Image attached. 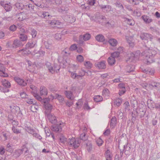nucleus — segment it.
Here are the masks:
<instances>
[{"instance_id": "1", "label": "nucleus", "mask_w": 160, "mask_h": 160, "mask_svg": "<svg viewBox=\"0 0 160 160\" xmlns=\"http://www.w3.org/2000/svg\"><path fill=\"white\" fill-rule=\"evenodd\" d=\"M157 53L156 51L152 49H148L145 50L141 54V56H144L147 60V64L155 61L154 57Z\"/></svg>"}, {"instance_id": "2", "label": "nucleus", "mask_w": 160, "mask_h": 160, "mask_svg": "<svg viewBox=\"0 0 160 160\" xmlns=\"http://www.w3.org/2000/svg\"><path fill=\"white\" fill-rule=\"evenodd\" d=\"M45 66L48 69V71L52 74H54L55 72H58L60 68L59 65L58 64L54 63V65H52L48 62H46Z\"/></svg>"}, {"instance_id": "3", "label": "nucleus", "mask_w": 160, "mask_h": 160, "mask_svg": "<svg viewBox=\"0 0 160 160\" xmlns=\"http://www.w3.org/2000/svg\"><path fill=\"white\" fill-rule=\"evenodd\" d=\"M68 146L72 148L76 149L78 148L80 145L78 139H76L74 138H69L67 142Z\"/></svg>"}, {"instance_id": "4", "label": "nucleus", "mask_w": 160, "mask_h": 160, "mask_svg": "<svg viewBox=\"0 0 160 160\" xmlns=\"http://www.w3.org/2000/svg\"><path fill=\"white\" fill-rule=\"evenodd\" d=\"M45 117L48 119L49 122L52 124H55L57 122L56 117L51 113L48 111H45Z\"/></svg>"}, {"instance_id": "5", "label": "nucleus", "mask_w": 160, "mask_h": 160, "mask_svg": "<svg viewBox=\"0 0 160 160\" xmlns=\"http://www.w3.org/2000/svg\"><path fill=\"white\" fill-rule=\"evenodd\" d=\"M64 125V124L62 122H59L58 124L52 126V130L56 132H61Z\"/></svg>"}, {"instance_id": "6", "label": "nucleus", "mask_w": 160, "mask_h": 160, "mask_svg": "<svg viewBox=\"0 0 160 160\" xmlns=\"http://www.w3.org/2000/svg\"><path fill=\"white\" fill-rule=\"evenodd\" d=\"M140 38L142 40H148L150 39L151 41H152L153 37L151 34L146 33H142L140 35Z\"/></svg>"}, {"instance_id": "7", "label": "nucleus", "mask_w": 160, "mask_h": 160, "mask_svg": "<svg viewBox=\"0 0 160 160\" xmlns=\"http://www.w3.org/2000/svg\"><path fill=\"white\" fill-rule=\"evenodd\" d=\"M14 79L18 84L21 86L25 87L27 85V82L26 81L24 80L23 79L21 78L18 77H16L14 78Z\"/></svg>"}, {"instance_id": "8", "label": "nucleus", "mask_w": 160, "mask_h": 160, "mask_svg": "<svg viewBox=\"0 0 160 160\" xmlns=\"http://www.w3.org/2000/svg\"><path fill=\"white\" fill-rule=\"evenodd\" d=\"M99 7L102 11L104 12L108 13L112 11V7L110 5L101 4L99 5Z\"/></svg>"}, {"instance_id": "9", "label": "nucleus", "mask_w": 160, "mask_h": 160, "mask_svg": "<svg viewBox=\"0 0 160 160\" xmlns=\"http://www.w3.org/2000/svg\"><path fill=\"white\" fill-rule=\"evenodd\" d=\"M134 35L132 36H126V39L130 47H133L135 45L134 40L133 39Z\"/></svg>"}, {"instance_id": "10", "label": "nucleus", "mask_w": 160, "mask_h": 160, "mask_svg": "<svg viewBox=\"0 0 160 160\" xmlns=\"http://www.w3.org/2000/svg\"><path fill=\"white\" fill-rule=\"evenodd\" d=\"M6 69L4 65L0 63V76L3 77L8 76V74L5 72Z\"/></svg>"}, {"instance_id": "11", "label": "nucleus", "mask_w": 160, "mask_h": 160, "mask_svg": "<svg viewBox=\"0 0 160 160\" xmlns=\"http://www.w3.org/2000/svg\"><path fill=\"white\" fill-rule=\"evenodd\" d=\"M23 45V44L21 41L16 39L13 41L12 46V48H16L18 47L22 46Z\"/></svg>"}, {"instance_id": "12", "label": "nucleus", "mask_w": 160, "mask_h": 160, "mask_svg": "<svg viewBox=\"0 0 160 160\" xmlns=\"http://www.w3.org/2000/svg\"><path fill=\"white\" fill-rule=\"evenodd\" d=\"M95 64V67L99 69H104L106 68L105 62L104 61L96 62Z\"/></svg>"}, {"instance_id": "13", "label": "nucleus", "mask_w": 160, "mask_h": 160, "mask_svg": "<svg viewBox=\"0 0 160 160\" xmlns=\"http://www.w3.org/2000/svg\"><path fill=\"white\" fill-rule=\"evenodd\" d=\"M24 149V148H22L21 149H18L15 150L13 155L14 157L16 158L19 157L22 153Z\"/></svg>"}, {"instance_id": "14", "label": "nucleus", "mask_w": 160, "mask_h": 160, "mask_svg": "<svg viewBox=\"0 0 160 160\" xmlns=\"http://www.w3.org/2000/svg\"><path fill=\"white\" fill-rule=\"evenodd\" d=\"M18 19L19 21H23L28 18L27 14L24 12H22L18 14Z\"/></svg>"}, {"instance_id": "15", "label": "nucleus", "mask_w": 160, "mask_h": 160, "mask_svg": "<svg viewBox=\"0 0 160 160\" xmlns=\"http://www.w3.org/2000/svg\"><path fill=\"white\" fill-rule=\"evenodd\" d=\"M104 155L106 160H112V154L111 152L108 149L105 152Z\"/></svg>"}, {"instance_id": "16", "label": "nucleus", "mask_w": 160, "mask_h": 160, "mask_svg": "<svg viewBox=\"0 0 160 160\" xmlns=\"http://www.w3.org/2000/svg\"><path fill=\"white\" fill-rule=\"evenodd\" d=\"M65 94L66 97L69 99L72 100L74 98V97L73 95V93L71 91H66L65 92Z\"/></svg>"}, {"instance_id": "17", "label": "nucleus", "mask_w": 160, "mask_h": 160, "mask_svg": "<svg viewBox=\"0 0 160 160\" xmlns=\"http://www.w3.org/2000/svg\"><path fill=\"white\" fill-rule=\"evenodd\" d=\"M40 93L41 95H47L48 94L47 88L44 86H41L40 88Z\"/></svg>"}, {"instance_id": "18", "label": "nucleus", "mask_w": 160, "mask_h": 160, "mask_svg": "<svg viewBox=\"0 0 160 160\" xmlns=\"http://www.w3.org/2000/svg\"><path fill=\"white\" fill-rule=\"evenodd\" d=\"M37 46L36 43L35 42H30L27 43L26 45V48L29 49L32 48Z\"/></svg>"}, {"instance_id": "19", "label": "nucleus", "mask_w": 160, "mask_h": 160, "mask_svg": "<svg viewBox=\"0 0 160 160\" xmlns=\"http://www.w3.org/2000/svg\"><path fill=\"white\" fill-rule=\"evenodd\" d=\"M86 149L87 150L88 152H91L92 151L93 148L92 144L91 141H88L86 143Z\"/></svg>"}, {"instance_id": "20", "label": "nucleus", "mask_w": 160, "mask_h": 160, "mask_svg": "<svg viewBox=\"0 0 160 160\" xmlns=\"http://www.w3.org/2000/svg\"><path fill=\"white\" fill-rule=\"evenodd\" d=\"M123 151H125V154L126 155H129L131 153V148L130 147L128 146L127 145L124 146Z\"/></svg>"}, {"instance_id": "21", "label": "nucleus", "mask_w": 160, "mask_h": 160, "mask_svg": "<svg viewBox=\"0 0 160 160\" xmlns=\"http://www.w3.org/2000/svg\"><path fill=\"white\" fill-rule=\"evenodd\" d=\"M66 17L68 21L70 23L73 22L75 21L76 18L72 15H67Z\"/></svg>"}, {"instance_id": "22", "label": "nucleus", "mask_w": 160, "mask_h": 160, "mask_svg": "<svg viewBox=\"0 0 160 160\" xmlns=\"http://www.w3.org/2000/svg\"><path fill=\"white\" fill-rule=\"evenodd\" d=\"M50 24L52 27H57V25H60L61 22L58 20H53L49 22Z\"/></svg>"}, {"instance_id": "23", "label": "nucleus", "mask_w": 160, "mask_h": 160, "mask_svg": "<svg viewBox=\"0 0 160 160\" xmlns=\"http://www.w3.org/2000/svg\"><path fill=\"white\" fill-rule=\"evenodd\" d=\"M117 124V119L115 117H113L111 120L110 126L111 128H114Z\"/></svg>"}, {"instance_id": "24", "label": "nucleus", "mask_w": 160, "mask_h": 160, "mask_svg": "<svg viewBox=\"0 0 160 160\" xmlns=\"http://www.w3.org/2000/svg\"><path fill=\"white\" fill-rule=\"evenodd\" d=\"M108 42L110 45L112 47H115L118 44V41L115 39L111 38L108 41Z\"/></svg>"}, {"instance_id": "25", "label": "nucleus", "mask_w": 160, "mask_h": 160, "mask_svg": "<svg viewBox=\"0 0 160 160\" xmlns=\"http://www.w3.org/2000/svg\"><path fill=\"white\" fill-rule=\"evenodd\" d=\"M142 18L144 21L147 23H149L152 21V19L151 18H150L149 16L146 15H143L142 16Z\"/></svg>"}, {"instance_id": "26", "label": "nucleus", "mask_w": 160, "mask_h": 160, "mask_svg": "<svg viewBox=\"0 0 160 160\" xmlns=\"http://www.w3.org/2000/svg\"><path fill=\"white\" fill-rule=\"evenodd\" d=\"M95 38L97 41L100 42H103L105 40L104 37L102 34H100L97 35L95 37Z\"/></svg>"}, {"instance_id": "27", "label": "nucleus", "mask_w": 160, "mask_h": 160, "mask_svg": "<svg viewBox=\"0 0 160 160\" xmlns=\"http://www.w3.org/2000/svg\"><path fill=\"white\" fill-rule=\"evenodd\" d=\"M91 38V35L89 33H86L83 36L81 35L80 36V38L81 39L83 38L84 41H86L89 40Z\"/></svg>"}, {"instance_id": "28", "label": "nucleus", "mask_w": 160, "mask_h": 160, "mask_svg": "<svg viewBox=\"0 0 160 160\" xmlns=\"http://www.w3.org/2000/svg\"><path fill=\"white\" fill-rule=\"evenodd\" d=\"M125 21L126 22L128 25L131 26H133L135 24V22L132 19L125 18Z\"/></svg>"}, {"instance_id": "29", "label": "nucleus", "mask_w": 160, "mask_h": 160, "mask_svg": "<svg viewBox=\"0 0 160 160\" xmlns=\"http://www.w3.org/2000/svg\"><path fill=\"white\" fill-rule=\"evenodd\" d=\"M138 112L136 111H133L132 112V123H134L135 121L136 117L138 116Z\"/></svg>"}, {"instance_id": "30", "label": "nucleus", "mask_w": 160, "mask_h": 160, "mask_svg": "<svg viewBox=\"0 0 160 160\" xmlns=\"http://www.w3.org/2000/svg\"><path fill=\"white\" fill-rule=\"evenodd\" d=\"M115 59L110 56L109 57L108 59V62L109 65H114L115 63Z\"/></svg>"}, {"instance_id": "31", "label": "nucleus", "mask_w": 160, "mask_h": 160, "mask_svg": "<svg viewBox=\"0 0 160 160\" xmlns=\"http://www.w3.org/2000/svg\"><path fill=\"white\" fill-rule=\"evenodd\" d=\"M44 106L46 109L45 111H48V112L51 113V110L52 109V106L49 103L47 104H45Z\"/></svg>"}, {"instance_id": "32", "label": "nucleus", "mask_w": 160, "mask_h": 160, "mask_svg": "<svg viewBox=\"0 0 160 160\" xmlns=\"http://www.w3.org/2000/svg\"><path fill=\"white\" fill-rule=\"evenodd\" d=\"M13 145L12 144H10L9 143H8L7 144V147L6 148V149H5L7 151L12 152H13Z\"/></svg>"}, {"instance_id": "33", "label": "nucleus", "mask_w": 160, "mask_h": 160, "mask_svg": "<svg viewBox=\"0 0 160 160\" xmlns=\"http://www.w3.org/2000/svg\"><path fill=\"white\" fill-rule=\"evenodd\" d=\"M2 84L3 86L7 88H9L11 86L10 82L8 81L5 79L2 81Z\"/></svg>"}, {"instance_id": "34", "label": "nucleus", "mask_w": 160, "mask_h": 160, "mask_svg": "<svg viewBox=\"0 0 160 160\" xmlns=\"http://www.w3.org/2000/svg\"><path fill=\"white\" fill-rule=\"evenodd\" d=\"M4 8L6 12H9L11 10L12 8V7L11 6V5L10 4V3H9V4H5V6L4 7Z\"/></svg>"}, {"instance_id": "35", "label": "nucleus", "mask_w": 160, "mask_h": 160, "mask_svg": "<svg viewBox=\"0 0 160 160\" xmlns=\"http://www.w3.org/2000/svg\"><path fill=\"white\" fill-rule=\"evenodd\" d=\"M19 38L22 42L26 41L28 39L27 36L24 34H20L19 35Z\"/></svg>"}, {"instance_id": "36", "label": "nucleus", "mask_w": 160, "mask_h": 160, "mask_svg": "<svg viewBox=\"0 0 160 160\" xmlns=\"http://www.w3.org/2000/svg\"><path fill=\"white\" fill-rule=\"evenodd\" d=\"M36 51L35 50L33 52H32V55H35V54H39L40 55V56H43L45 54L44 52L41 51Z\"/></svg>"}, {"instance_id": "37", "label": "nucleus", "mask_w": 160, "mask_h": 160, "mask_svg": "<svg viewBox=\"0 0 160 160\" xmlns=\"http://www.w3.org/2000/svg\"><path fill=\"white\" fill-rule=\"evenodd\" d=\"M94 101L96 102H100L102 101V96L97 95L94 96Z\"/></svg>"}, {"instance_id": "38", "label": "nucleus", "mask_w": 160, "mask_h": 160, "mask_svg": "<svg viewBox=\"0 0 160 160\" xmlns=\"http://www.w3.org/2000/svg\"><path fill=\"white\" fill-rule=\"evenodd\" d=\"M50 15L49 14V13L47 12H43L42 13H41V15L40 16L42 18H45L46 19H47V18L49 17Z\"/></svg>"}, {"instance_id": "39", "label": "nucleus", "mask_w": 160, "mask_h": 160, "mask_svg": "<svg viewBox=\"0 0 160 160\" xmlns=\"http://www.w3.org/2000/svg\"><path fill=\"white\" fill-rule=\"evenodd\" d=\"M122 102V100L121 98H118L116 99L114 101V103L117 106H119L121 105Z\"/></svg>"}, {"instance_id": "40", "label": "nucleus", "mask_w": 160, "mask_h": 160, "mask_svg": "<svg viewBox=\"0 0 160 160\" xmlns=\"http://www.w3.org/2000/svg\"><path fill=\"white\" fill-rule=\"evenodd\" d=\"M31 34L32 36V38H34L36 37L37 34V31L33 28H31L30 29Z\"/></svg>"}, {"instance_id": "41", "label": "nucleus", "mask_w": 160, "mask_h": 160, "mask_svg": "<svg viewBox=\"0 0 160 160\" xmlns=\"http://www.w3.org/2000/svg\"><path fill=\"white\" fill-rule=\"evenodd\" d=\"M151 86L154 88L157 89L160 87L159 83L156 82H152L151 84Z\"/></svg>"}, {"instance_id": "42", "label": "nucleus", "mask_w": 160, "mask_h": 160, "mask_svg": "<svg viewBox=\"0 0 160 160\" xmlns=\"http://www.w3.org/2000/svg\"><path fill=\"white\" fill-rule=\"evenodd\" d=\"M80 138L83 141H86L88 139V137L85 133H82L80 134Z\"/></svg>"}, {"instance_id": "43", "label": "nucleus", "mask_w": 160, "mask_h": 160, "mask_svg": "<svg viewBox=\"0 0 160 160\" xmlns=\"http://www.w3.org/2000/svg\"><path fill=\"white\" fill-rule=\"evenodd\" d=\"M83 109L86 110H89L91 109V108L89 106L87 102H85L83 106Z\"/></svg>"}, {"instance_id": "44", "label": "nucleus", "mask_w": 160, "mask_h": 160, "mask_svg": "<svg viewBox=\"0 0 160 160\" xmlns=\"http://www.w3.org/2000/svg\"><path fill=\"white\" fill-rule=\"evenodd\" d=\"M55 99H57L60 102H62L64 100L63 97L61 95L58 94L55 95Z\"/></svg>"}, {"instance_id": "45", "label": "nucleus", "mask_w": 160, "mask_h": 160, "mask_svg": "<svg viewBox=\"0 0 160 160\" xmlns=\"http://www.w3.org/2000/svg\"><path fill=\"white\" fill-rule=\"evenodd\" d=\"M119 54L120 52H115L111 54V56L113 58L115 59L116 58L118 57Z\"/></svg>"}, {"instance_id": "46", "label": "nucleus", "mask_w": 160, "mask_h": 160, "mask_svg": "<svg viewBox=\"0 0 160 160\" xmlns=\"http://www.w3.org/2000/svg\"><path fill=\"white\" fill-rule=\"evenodd\" d=\"M27 99L25 100V102L31 104H34L35 103V100H33V99H29L28 98Z\"/></svg>"}, {"instance_id": "47", "label": "nucleus", "mask_w": 160, "mask_h": 160, "mask_svg": "<svg viewBox=\"0 0 160 160\" xmlns=\"http://www.w3.org/2000/svg\"><path fill=\"white\" fill-rule=\"evenodd\" d=\"M84 65L88 69L91 68L92 67V64L89 61L86 62L84 63Z\"/></svg>"}, {"instance_id": "48", "label": "nucleus", "mask_w": 160, "mask_h": 160, "mask_svg": "<svg viewBox=\"0 0 160 160\" xmlns=\"http://www.w3.org/2000/svg\"><path fill=\"white\" fill-rule=\"evenodd\" d=\"M50 100V98H45L43 99L42 98V100H41V102H42L43 103V105H44L45 104H46L49 103Z\"/></svg>"}, {"instance_id": "49", "label": "nucleus", "mask_w": 160, "mask_h": 160, "mask_svg": "<svg viewBox=\"0 0 160 160\" xmlns=\"http://www.w3.org/2000/svg\"><path fill=\"white\" fill-rule=\"evenodd\" d=\"M129 60L131 62H133L135 58V55L133 53H131L130 55H128Z\"/></svg>"}, {"instance_id": "50", "label": "nucleus", "mask_w": 160, "mask_h": 160, "mask_svg": "<svg viewBox=\"0 0 160 160\" xmlns=\"http://www.w3.org/2000/svg\"><path fill=\"white\" fill-rule=\"evenodd\" d=\"M85 74V72L82 70H80L79 72L78 75V79L80 77L84 76Z\"/></svg>"}, {"instance_id": "51", "label": "nucleus", "mask_w": 160, "mask_h": 160, "mask_svg": "<svg viewBox=\"0 0 160 160\" xmlns=\"http://www.w3.org/2000/svg\"><path fill=\"white\" fill-rule=\"evenodd\" d=\"M77 59L78 62H83L84 60L83 57L81 55H78L77 57Z\"/></svg>"}, {"instance_id": "52", "label": "nucleus", "mask_w": 160, "mask_h": 160, "mask_svg": "<svg viewBox=\"0 0 160 160\" xmlns=\"http://www.w3.org/2000/svg\"><path fill=\"white\" fill-rule=\"evenodd\" d=\"M103 142V141L100 138L97 139L96 141L97 144L99 146H101L102 145Z\"/></svg>"}, {"instance_id": "53", "label": "nucleus", "mask_w": 160, "mask_h": 160, "mask_svg": "<svg viewBox=\"0 0 160 160\" xmlns=\"http://www.w3.org/2000/svg\"><path fill=\"white\" fill-rule=\"evenodd\" d=\"M131 105L133 108H135L137 107L138 105V102L135 100L132 101L131 102Z\"/></svg>"}, {"instance_id": "54", "label": "nucleus", "mask_w": 160, "mask_h": 160, "mask_svg": "<svg viewBox=\"0 0 160 160\" xmlns=\"http://www.w3.org/2000/svg\"><path fill=\"white\" fill-rule=\"evenodd\" d=\"M118 88L119 89H126L125 84L123 83H120L118 84Z\"/></svg>"}, {"instance_id": "55", "label": "nucleus", "mask_w": 160, "mask_h": 160, "mask_svg": "<svg viewBox=\"0 0 160 160\" xmlns=\"http://www.w3.org/2000/svg\"><path fill=\"white\" fill-rule=\"evenodd\" d=\"M2 18L3 20L8 21H10L12 20V17L4 16Z\"/></svg>"}, {"instance_id": "56", "label": "nucleus", "mask_w": 160, "mask_h": 160, "mask_svg": "<svg viewBox=\"0 0 160 160\" xmlns=\"http://www.w3.org/2000/svg\"><path fill=\"white\" fill-rule=\"evenodd\" d=\"M62 35L60 33H57L55 34V38L56 39L58 40H60L62 38Z\"/></svg>"}, {"instance_id": "57", "label": "nucleus", "mask_w": 160, "mask_h": 160, "mask_svg": "<svg viewBox=\"0 0 160 160\" xmlns=\"http://www.w3.org/2000/svg\"><path fill=\"white\" fill-rule=\"evenodd\" d=\"M33 95L36 99L40 101H41V100H42V98L40 97L39 95L35 93H34Z\"/></svg>"}, {"instance_id": "58", "label": "nucleus", "mask_w": 160, "mask_h": 160, "mask_svg": "<svg viewBox=\"0 0 160 160\" xmlns=\"http://www.w3.org/2000/svg\"><path fill=\"white\" fill-rule=\"evenodd\" d=\"M20 95L22 98H27L28 97L27 95L24 92H22L20 93Z\"/></svg>"}, {"instance_id": "59", "label": "nucleus", "mask_w": 160, "mask_h": 160, "mask_svg": "<svg viewBox=\"0 0 160 160\" xmlns=\"http://www.w3.org/2000/svg\"><path fill=\"white\" fill-rule=\"evenodd\" d=\"M77 48V45L75 44L72 45L70 47L69 49L70 50L72 51L76 50Z\"/></svg>"}, {"instance_id": "60", "label": "nucleus", "mask_w": 160, "mask_h": 160, "mask_svg": "<svg viewBox=\"0 0 160 160\" xmlns=\"http://www.w3.org/2000/svg\"><path fill=\"white\" fill-rule=\"evenodd\" d=\"M12 130L14 133L18 134L20 133V131L19 130L17 129L14 126L12 127Z\"/></svg>"}, {"instance_id": "61", "label": "nucleus", "mask_w": 160, "mask_h": 160, "mask_svg": "<svg viewBox=\"0 0 160 160\" xmlns=\"http://www.w3.org/2000/svg\"><path fill=\"white\" fill-rule=\"evenodd\" d=\"M76 104L77 106H79V108H80L82 106L83 104L82 102V99H79Z\"/></svg>"}, {"instance_id": "62", "label": "nucleus", "mask_w": 160, "mask_h": 160, "mask_svg": "<svg viewBox=\"0 0 160 160\" xmlns=\"http://www.w3.org/2000/svg\"><path fill=\"white\" fill-rule=\"evenodd\" d=\"M17 28L16 26L14 25H12L9 27V29L10 31L13 32L15 31Z\"/></svg>"}, {"instance_id": "63", "label": "nucleus", "mask_w": 160, "mask_h": 160, "mask_svg": "<svg viewBox=\"0 0 160 160\" xmlns=\"http://www.w3.org/2000/svg\"><path fill=\"white\" fill-rule=\"evenodd\" d=\"M6 151L5 149L3 147H0V154L1 155H3L5 152Z\"/></svg>"}, {"instance_id": "64", "label": "nucleus", "mask_w": 160, "mask_h": 160, "mask_svg": "<svg viewBox=\"0 0 160 160\" xmlns=\"http://www.w3.org/2000/svg\"><path fill=\"white\" fill-rule=\"evenodd\" d=\"M33 136L39 140H41L42 139V137L38 133L36 132L34 133Z\"/></svg>"}]
</instances>
